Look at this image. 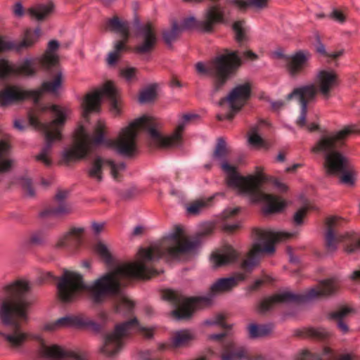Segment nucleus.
Returning <instances> with one entry per match:
<instances>
[{
	"label": "nucleus",
	"instance_id": "nucleus-26",
	"mask_svg": "<svg viewBox=\"0 0 360 360\" xmlns=\"http://www.w3.org/2000/svg\"><path fill=\"white\" fill-rule=\"evenodd\" d=\"M63 81L62 72H58L53 78L44 81L40 88L30 90V91H37V97L32 98V100L34 103H37L43 93L49 94L53 96H59L62 89Z\"/></svg>",
	"mask_w": 360,
	"mask_h": 360
},
{
	"label": "nucleus",
	"instance_id": "nucleus-16",
	"mask_svg": "<svg viewBox=\"0 0 360 360\" xmlns=\"http://www.w3.org/2000/svg\"><path fill=\"white\" fill-rule=\"evenodd\" d=\"M109 101L112 114L117 115L120 113V97L117 89L111 83H106L100 89L88 94L82 103V115L87 117L91 112H98L103 99Z\"/></svg>",
	"mask_w": 360,
	"mask_h": 360
},
{
	"label": "nucleus",
	"instance_id": "nucleus-15",
	"mask_svg": "<svg viewBox=\"0 0 360 360\" xmlns=\"http://www.w3.org/2000/svg\"><path fill=\"white\" fill-rule=\"evenodd\" d=\"M342 221L336 217H329L326 221L327 230L325 234L326 247L328 252H333L337 250L338 241L344 243L346 252L352 254L360 251V236L358 233L351 231L337 236L338 228Z\"/></svg>",
	"mask_w": 360,
	"mask_h": 360
},
{
	"label": "nucleus",
	"instance_id": "nucleus-57",
	"mask_svg": "<svg viewBox=\"0 0 360 360\" xmlns=\"http://www.w3.org/2000/svg\"><path fill=\"white\" fill-rule=\"evenodd\" d=\"M118 53L115 51H111L108 54L107 63L109 65H113L117 62Z\"/></svg>",
	"mask_w": 360,
	"mask_h": 360
},
{
	"label": "nucleus",
	"instance_id": "nucleus-10",
	"mask_svg": "<svg viewBox=\"0 0 360 360\" xmlns=\"http://www.w3.org/2000/svg\"><path fill=\"white\" fill-rule=\"evenodd\" d=\"M58 46V41L51 40L44 56L39 58L26 57L19 60L15 65L11 64L4 58H0V79L4 80L14 75L30 77L35 75L39 65L46 69L54 67L58 60L54 51Z\"/></svg>",
	"mask_w": 360,
	"mask_h": 360
},
{
	"label": "nucleus",
	"instance_id": "nucleus-33",
	"mask_svg": "<svg viewBox=\"0 0 360 360\" xmlns=\"http://www.w3.org/2000/svg\"><path fill=\"white\" fill-rule=\"evenodd\" d=\"M235 39L240 46H243L250 40V28L243 20H236L233 24Z\"/></svg>",
	"mask_w": 360,
	"mask_h": 360
},
{
	"label": "nucleus",
	"instance_id": "nucleus-61",
	"mask_svg": "<svg viewBox=\"0 0 360 360\" xmlns=\"http://www.w3.org/2000/svg\"><path fill=\"white\" fill-rule=\"evenodd\" d=\"M104 226V223H97V222H93L91 224L92 229L96 234L100 233Z\"/></svg>",
	"mask_w": 360,
	"mask_h": 360
},
{
	"label": "nucleus",
	"instance_id": "nucleus-59",
	"mask_svg": "<svg viewBox=\"0 0 360 360\" xmlns=\"http://www.w3.org/2000/svg\"><path fill=\"white\" fill-rule=\"evenodd\" d=\"M345 53L344 49H340L335 51H328L327 57L329 58L335 59L342 56Z\"/></svg>",
	"mask_w": 360,
	"mask_h": 360
},
{
	"label": "nucleus",
	"instance_id": "nucleus-11",
	"mask_svg": "<svg viewBox=\"0 0 360 360\" xmlns=\"http://www.w3.org/2000/svg\"><path fill=\"white\" fill-rule=\"evenodd\" d=\"M241 65V57L238 51L226 50L225 53L217 56L210 63L208 68L202 62L195 65L196 71L201 74H210L215 77L213 91H219L227 79Z\"/></svg>",
	"mask_w": 360,
	"mask_h": 360
},
{
	"label": "nucleus",
	"instance_id": "nucleus-1",
	"mask_svg": "<svg viewBox=\"0 0 360 360\" xmlns=\"http://www.w3.org/2000/svg\"><path fill=\"white\" fill-rule=\"evenodd\" d=\"M198 245V240H188L183 228L176 225L162 239L140 248L136 262L117 264L90 283H85L79 274L64 271L57 284L58 295L64 302H71L85 292L96 304L108 296H117V312L130 313L134 304L122 287L130 280L149 278L155 272L151 264L161 258L179 259L181 255L195 250Z\"/></svg>",
	"mask_w": 360,
	"mask_h": 360
},
{
	"label": "nucleus",
	"instance_id": "nucleus-25",
	"mask_svg": "<svg viewBox=\"0 0 360 360\" xmlns=\"http://www.w3.org/2000/svg\"><path fill=\"white\" fill-rule=\"evenodd\" d=\"M239 253L231 245H226L221 251L214 252L210 257L211 265L214 269L232 264L236 262Z\"/></svg>",
	"mask_w": 360,
	"mask_h": 360
},
{
	"label": "nucleus",
	"instance_id": "nucleus-3",
	"mask_svg": "<svg viewBox=\"0 0 360 360\" xmlns=\"http://www.w3.org/2000/svg\"><path fill=\"white\" fill-rule=\"evenodd\" d=\"M198 117L197 114H185L179 120L177 129L169 136H164L156 129V123L148 115L135 119L120 131L115 140L107 139L102 130L103 123L99 122L94 132L89 131L84 126L79 127L75 131L74 145L62 151V159L65 162L84 158L89 153L100 145L112 148L117 154L124 158H131L138 152L136 139L139 131H147L150 141L162 147H179L181 143V132L186 123Z\"/></svg>",
	"mask_w": 360,
	"mask_h": 360
},
{
	"label": "nucleus",
	"instance_id": "nucleus-39",
	"mask_svg": "<svg viewBox=\"0 0 360 360\" xmlns=\"http://www.w3.org/2000/svg\"><path fill=\"white\" fill-rule=\"evenodd\" d=\"M180 32L181 30L179 27L178 22L176 21L173 22L172 27L164 30L162 32L164 41L167 46H171Z\"/></svg>",
	"mask_w": 360,
	"mask_h": 360
},
{
	"label": "nucleus",
	"instance_id": "nucleus-55",
	"mask_svg": "<svg viewBox=\"0 0 360 360\" xmlns=\"http://www.w3.org/2000/svg\"><path fill=\"white\" fill-rule=\"evenodd\" d=\"M13 12L16 17H22L25 14V9L21 2H16L13 7Z\"/></svg>",
	"mask_w": 360,
	"mask_h": 360
},
{
	"label": "nucleus",
	"instance_id": "nucleus-4",
	"mask_svg": "<svg viewBox=\"0 0 360 360\" xmlns=\"http://www.w3.org/2000/svg\"><path fill=\"white\" fill-rule=\"evenodd\" d=\"M229 150L225 140L220 137L217 139L213 160H216L221 169L226 174L227 186L238 194L247 198L252 202L263 204L264 214L278 212L285 207L286 202L278 197L266 194L260 191L261 184L269 180L260 167H256L255 174L241 176L236 171V167L230 165L227 160Z\"/></svg>",
	"mask_w": 360,
	"mask_h": 360
},
{
	"label": "nucleus",
	"instance_id": "nucleus-2",
	"mask_svg": "<svg viewBox=\"0 0 360 360\" xmlns=\"http://www.w3.org/2000/svg\"><path fill=\"white\" fill-rule=\"evenodd\" d=\"M198 117L197 114H185L179 120L177 129L169 136H164L156 129V123L148 115L135 119L120 131L115 140L107 139L102 130L103 123L99 122L94 132L89 131L84 126L79 127L75 131L74 145L62 151V159L65 162L84 158L89 153L100 145L112 148L117 154L124 158H131L138 152L136 139L139 131H147L150 141L162 147H179L181 143V132L186 123Z\"/></svg>",
	"mask_w": 360,
	"mask_h": 360
},
{
	"label": "nucleus",
	"instance_id": "nucleus-14",
	"mask_svg": "<svg viewBox=\"0 0 360 360\" xmlns=\"http://www.w3.org/2000/svg\"><path fill=\"white\" fill-rule=\"evenodd\" d=\"M138 332L147 338L153 336L152 330L141 326L136 318L116 325L114 331L105 335L101 352L108 356H114L122 348L125 340Z\"/></svg>",
	"mask_w": 360,
	"mask_h": 360
},
{
	"label": "nucleus",
	"instance_id": "nucleus-34",
	"mask_svg": "<svg viewBox=\"0 0 360 360\" xmlns=\"http://www.w3.org/2000/svg\"><path fill=\"white\" fill-rule=\"evenodd\" d=\"M274 329L272 323H266L258 325L256 323H250L247 326L249 336L251 338H259L267 336L271 333Z\"/></svg>",
	"mask_w": 360,
	"mask_h": 360
},
{
	"label": "nucleus",
	"instance_id": "nucleus-28",
	"mask_svg": "<svg viewBox=\"0 0 360 360\" xmlns=\"http://www.w3.org/2000/svg\"><path fill=\"white\" fill-rule=\"evenodd\" d=\"M54 6L53 3H37L31 6L27 10V15L37 21L44 20L53 11Z\"/></svg>",
	"mask_w": 360,
	"mask_h": 360
},
{
	"label": "nucleus",
	"instance_id": "nucleus-5",
	"mask_svg": "<svg viewBox=\"0 0 360 360\" xmlns=\"http://www.w3.org/2000/svg\"><path fill=\"white\" fill-rule=\"evenodd\" d=\"M30 289V283L25 281H16L6 287V292L11 301L0 302V319L2 323L11 328L0 333L8 347L13 351L25 353V345L28 334L20 327L16 319L22 321L28 319V311L31 301L25 297Z\"/></svg>",
	"mask_w": 360,
	"mask_h": 360
},
{
	"label": "nucleus",
	"instance_id": "nucleus-32",
	"mask_svg": "<svg viewBox=\"0 0 360 360\" xmlns=\"http://www.w3.org/2000/svg\"><path fill=\"white\" fill-rule=\"evenodd\" d=\"M240 207H229L223 211L221 214L223 221V227L225 230L232 231L240 226L239 221H230L238 214Z\"/></svg>",
	"mask_w": 360,
	"mask_h": 360
},
{
	"label": "nucleus",
	"instance_id": "nucleus-38",
	"mask_svg": "<svg viewBox=\"0 0 360 360\" xmlns=\"http://www.w3.org/2000/svg\"><path fill=\"white\" fill-rule=\"evenodd\" d=\"M350 312L349 309H343L340 311H334L330 314L329 317L333 319H336L337 327L341 330L342 333H347L349 331L347 324L343 321V319Z\"/></svg>",
	"mask_w": 360,
	"mask_h": 360
},
{
	"label": "nucleus",
	"instance_id": "nucleus-62",
	"mask_svg": "<svg viewBox=\"0 0 360 360\" xmlns=\"http://www.w3.org/2000/svg\"><path fill=\"white\" fill-rule=\"evenodd\" d=\"M295 123L297 126L300 127H307V129L310 131H314L315 130H317L318 128H319V126L317 124L314 123V122H311V123H309L308 124H307V120L305 121V124L303 125V126H300L297 123V120L295 121Z\"/></svg>",
	"mask_w": 360,
	"mask_h": 360
},
{
	"label": "nucleus",
	"instance_id": "nucleus-27",
	"mask_svg": "<svg viewBox=\"0 0 360 360\" xmlns=\"http://www.w3.org/2000/svg\"><path fill=\"white\" fill-rule=\"evenodd\" d=\"M223 13L224 11L221 6L213 4L205 11V20L199 23V27L203 32H210L214 22L222 21Z\"/></svg>",
	"mask_w": 360,
	"mask_h": 360
},
{
	"label": "nucleus",
	"instance_id": "nucleus-8",
	"mask_svg": "<svg viewBox=\"0 0 360 360\" xmlns=\"http://www.w3.org/2000/svg\"><path fill=\"white\" fill-rule=\"evenodd\" d=\"M315 84L316 86L310 84L295 88L286 96L288 100L295 99L300 105V115L297 118V123L300 126L305 124L307 105L315 101L317 92L325 99H328L331 91L339 85L336 71L330 68L318 70L315 76Z\"/></svg>",
	"mask_w": 360,
	"mask_h": 360
},
{
	"label": "nucleus",
	"instance_id": "nucleus-56",
	"mask_svg": "<svg viewBox=\"0 0 360 360\" xmlns=\"http://www.w3.org/2000/svg\"><path fill=\"white\" fill-rule=\"evenodd\" d=\"M127 39H125L122 37V40L117 41L115 43L113 51L119 53L120 51H123L125 48V42Z\"/></svg>",
	"mask_w": 360,
	"mask_h": 360
},
{
	"label": "nucleus",
	"instance_id": "nucleus-44",
	"mask_svg": "<svg viewBox=\"0 0 360 360\" xmlns=\"http://www.w3.org/2000/svg\"><path fill=\"white\" fill-rule=\"evenodd\" d=\"M204 325L206 326H219L224 328H229V326L224 323V316L222 314H217L210 319L204 321Z\"/></svg>",
	"mask_w": 360,
	"mask_h": 360
},
{
	"label": "nucleus",
	"instance_id": "nucleus-58",
	"mask_svg": "<svg viewBox=\"0 0 360 360\" xmlns=\"http://www.w3.org/2000/svg\"><path fill=\"white\" fill-rule=\"evenodd\" d=\"M271 108L274 110H280L284 106V102L281 100L269 101Z\"/></svg>",
	"mask_w": 360,
	"mask_h": 360
},
{
	"label": "nucleus",
	"instance_id": "nucleus-30",
	"mask_svg": "<svg viewBox=\"0 0 360 360\" xmlns=\"http://www.w3.org/2000/svg\"><path fill=\"white\" fill-rule=\"evenodd\" d=\"M84 231L82 227L72 229L70 232L61 236L56 243V246L60 248H69L80 240L79 234Z\"/></svg>",
	"mask_w": 360,
	"mask_h": 360
},
{
	"label": "nucleus",
	"instance_id": "nucleus-21",
	"mask_svg": "<svg viewBox=\"0 0 360 360\" xmlns=\"http://www.w3.org/2000/svg\"><path fill=\"white\" fill-rule=\"evenodd\" d=\"M41 36V30L37 27L34 32L27 31L25 39L22 41H15L8 38L0 37V51H14L21 52L31 47Z\"/></svg>",
	"mask_w": 360,
	"mask_h": 360
},
{
	"label": "nucleus",
	"instance_id": "nucleus-23",
	"mask_svg": "<svg viewBox=\"0 0 360 360\" xmlns=\"http://www.w3.org/2000/svg\"><path fill=\"white\" fill-rule=\"evenodd\" d=\"M311 54L306 50L297 51L285 57L286 67L289 75L295 77L308 66Z\"/></svg>",
	"mask_w": 360,
	"mask_h": 360
},
{
	"label": "nucleus",
	"instance_id": "nucleus-40",
	"mask_svg": "<svg viewBox=\"0 0 360 360\" xmlns=\"http://www.w3.org/2000/svg\"><path fill=\"white\" fill-rule=\"evenodd\" d=\"M247 353L245 348L239 347L224 355L221 360H250Z\"/></svg>",
	"mask_w": 360,
	"mask_h": 360
},
{
	"label": "nucleus",
	"instance_id": "nucleus-13",
	"mask_svg": "<svg viewBox=\"0 0 360 360\" xmlns=\"http://www.w3.org/2000/svg\"><path fill=\"white\" fill-rule=\"evenodd\" d=\"M292 233L285 231H257L256 238L246 258L243 261L242 268L251 271L256 266L264 255H271L275 252L274 243L288 238Z\"/></svg>",
	"mask_w": 360,
	"mask_h": 360
},
{
	"label": "nucleus",
	"instance_id": "nucleus-17",
	"mask_svg": "<svg viewBox=\"0 0 360 360\" xmlns=\"http://www.w3.org/2000/svg\"><path fill=\"white\" fill-rule=\"evenodd\" d=\"M251 87L248 83L237 84L230 93L221 98L219 105L224 109H229V112L220 113L217 115L219 120H231L235 113L238 112L250 98Z\"/></svg>",
	"mask_w": 360,
	"mask_h": 360
},
{
	"label": "nucleus",
	"instance_id": "nucleus-50",
	"mask_svg": "<svg viewBox=\"0 0 360 360\" xmlns=\"http://www.w3.org/2000/svg\"><path fill=\"white\" fill-rule=\"evenodd\" d=\"M121 75L126 82H130L136 79V69L134 68H125L121 70Z\"/></svg>",
	"mask_w": 360,
	"mask_h": 360
},
{
	"label": "nucleus",
	"instance_id": "nucleus-31",
	"mask_svg": "<svg viewBox=\"0 0 360 360\" xmlns=\"http://www.w3.org/2000/svg\"><path fill=\"white\" fill-rule=\"evenodd\" d=\"M107 161L108 160L99 156L96 157L87 169L89 176L97 181H101L103 179V172L104 167L108 166Z\"/></svg>",
	"mask_w": 360,
	"mask_h": 360
},
{
	"label": "nucleus",
	"instance_id": "nucleus-9",
	"mask_svg": "<svg viewBox=\"0 0 360 360\" xmlns=\"http://www.w3.org/2000/svg\"><path fill=\"white\" fill-rule=\"evenodd\" d=\"M49 110L54 119L48 122H42L37 116L31 115L29 122L34 129L40 131L44 137V144L39 153L36 155V160L41 162L46 166L51 165L50 155L53 145L59 141L61 138L60 127L63 126L71 114V110L66 106L52 105L43 108V110Z\"/></svg>",
	"mask_w": 360,
	"mask_h": 360
},
{
	"label": "nucleus",
	"instance_id": "nucleus-54",
	"mask_svg": "<svg viewBox=\"0 0 360 360\" xmlns=\"http://www.w3.org/2000/svg\"><path fill=\"white\" fill-rule=\"evenodd\" d=\"M297 360H321V359L319 356L314 355L308 351H303L297 358Z\"/></svg>",
	"mask_w": 360,
	"mask_h": 360
},
{
	"label": "nucleus",
	"instance_id": "nucleus-22",
	"mask_svg": "<svg viewBox=\"0 0 360 360\" xmlns=\"http://www.w3.org/2000/svg\"><path fill=\"white\" fill-rule=\"evenodd\" d=\"M37 91L23 90L18 86H9L0 91V106L6 107L24 99L37 98Z\"/></svg>",
	"mask_w": 360,
	"mask_h": 360
},
{
	"label": "nucleus",
	"instance_id": "nucleus-12",
	"mask_svg": "<svg viewBox=\"0 0 360 360\" xmlns=\"http://www.w3.org/2000/svg\"><path fill=\"white\" fill-rule=\"evenodd\" d=\"M335 291V286L333 281L326 280L320 283L319 290L311 288L302 294H295L291 292L284 291L273 297H269L262 300L257 306V311L260 314H266L270 311L274 306L287 302H307L318 297H328Z\"/></svg>",
	"mask_w": 360,
	"mask_h": 360
},
{
	"label": "nucleus",
	"instance_id": "nucleus-24",
	"mask_svg": "<svg viewBox=\"0 0 360 360\" xmlns=\"http://www.w3.org/2000/svg\"><path fill=\"white\" fill-rule=\"evenodd\" d=\"M68 195L69 191L68 190L58 191L55 196L57 207H51L41 212L39 216L41 217H53L58 218L70 213L72 207L66 202Z\"/></svg>",
	"mask_w": 360,
	"mask_h": 360
},
{
	"label": "nucleus",
	"instance_id": "nucleus-36",
	"mask_svg": "<svg viewBox=\"0 0 360 360\" xmlns=\"http://www.w3.org/2000/svg\"><path fill=\"white\" fill-rule=\"evenodd\" d=\"M109 28L121 34L122 37L127 39L129 35V27L127 22H123L119 20L118 18L115 17L109 19L107 22Z\"/></svg>",
	"mask_w": 360,
	"mask_h": 360
},
{
	"label": "nucleus",
	"instance_id": "nucleus-64",
	"mask_svg": "<svg viewBox=\"0 0 360 360\" xmlns=\"http://www.w3.org/2000/svg\"><path fill=\"white\" fill-rule=\"evenodd\" d=\"M243 56L245 58H250L252 60H256L258 58L257 55L251 51H243Z\"/></svg>",
	"mask_w": 360,
	"mask_h": 360
},
{
	"label": "nucleus",
	"instance_id": "nucleus-18",
	"mask_svg": "<svg viewBox=\"0 0 360 360\" xmlns=\"http://www.w3.org/2000/svg\"><path fill=\"white\" fill-rule=\"evenodd\" d=\"M33 338L39 341L40 345L38 348V352L44 359L49 360H68V359L87 360L86 355L84 354L68 351L56 345H47L40 335H34Z\"/></svg>",
	"mask_w": 360,
	"mask_h": 360
},
{
	"label": "nucleus",
	"instance_id": "nucleus-6",
	"mask_svg": "<svg viewBox=\"0 0 360 360\" xmlns=\"http://www.w3.org/2000/svg\"><path fill=\"white\" fill-rule=\"evenodd\" d=\"M352 133H360V129L356 124L348 125L333 132H324L312 148L314 153L323 155L326 173L339 176L340 182L347 186L354 185L355 176L350 169L349 159L342 148L346 137Z\"/></svg>",
	"mask_w": 360,
	"mask_h": 360
},
{
	"label": "nucleus",
	"instance_id": "nucleus-49",
	"mask_svg": "<svg viewBox=\"0 0 360 360\" xmlns=\"http://www.w3.org/2000/svg\"><path fill=\"white\" fill-rule=\"evenodd\" d=\"M106 163L108 164V167H110L111 174L114 179L117 178V173L119 171L123 170L126 167V165L124 162L117 164L110 160H108Z\"/></svg>",
	"mask_w": 360,
	"mask_h": 360
},
{
	"label": "nucleus",
	"instance_id": "nucleus-19",
	"mask_svg": "<svg viewBox=\"0 0 360 360\" xmlns=\"http://www.w3.org/2000/svg\"><path fill=\"white\" fill-rule=\"evenodd\" d=\"M134 25L139 44L135 48L136 52L143 54L150 52L157 41V37L151 23L141 24L138 18L134 19Z\"/></svg>",
	"mask_w": 360,
	"mask_h": 360
},
{
	"label": "nucleus",
	"instance_id": "nucleus-35",
	"mask_svg": "<svg viewBox=\"0 0 360 360\" xmlns=\"http://www.w3.org/2000/svg\"><path fill=\"white\" fill-rule=\"evenodd\" d=\"M233 3L240 9L250 8L259 12L268 8L269 0H234Z\"/></svg>",
	"mask_w": 360,
	"mask_h": 360
},
{
	"label": "nucleus",
	"instance_id": "nucleus-51",
	"mask_svg": "<svg viewBox=\"0 0 360 360\" xmlns=\"http://www.w3.org/2000/svg\"><path fill=\"white\" fill-rule=\"evenodd\" d=\"M22 186L24 191L26 192V195L29 197H33L35 194L34 189L32 185V181L30 179L24 178L21 181Z\"/></svg>",
	"mask_w": 360,
	"mask_h": 360
},
{
	"label": "nucleus",
	"instance_id": "nucleus-63",
	"mask_svg": "<svg viewBox=\"0 0 360 360\" xmlns=\"http://www.w3.org/2000/svg\"><path fill=\"white\" fill-rule=\"evenodd\" d=\"M140 358L144 360H153V357L151 352L148 350L143 351L140 353Z\"/></svg>",
	"mask_w": 360,
	"mask_h": 360
},
{
	"label": "nucleus",
	"instance_id": "nucleus-53",
	"mask_svg": "<svg viewBox=\"0 0 360 360\" xmlns=\"http://www.w3.org/2000/svg\"><path fill=\"white\" fill-rule=\"evenodd\" d=\"M307 207H302L298 210L294 214V222L297 225H300L303 223L302 218L305 215Z\"/></svg>",
	"mask_w": 360,
	"mask_h": 360
},
{
	"label": "nucleus",
	"instance_id": "nucleus-43",
	"mask_svg": "<svg viewBox=\"0 0 360 360\" xmlns=\"http://www.w3.org/2000/svg\"><path fill=\"white\" fill-rule=\"evenodd\" d=\"M46 241L44 231H38L32 233L30 237L29 243L34 246H40L45 244Z\"/></svg>",
	"mask_w": 360,
	"mask_h": 360
},
{
	"label": "nucleus",
	"instance_id": "nucleus-60",
	"mask_svg": "<svg viewBox=\"0 0 360 360\" xmlns=\"http://www.w3.org/2000/svg\"><path fill=\"white\" fill-rule=\"evenodd\" d=\"M316 50L321 55H325L326 56H327V53H328V51H326L325 45L322 42H321L319 39L316 46Z\"/></svg>",
	"mask_w": 360,
	"mask_h": 360
},
{
	"label": "nucleus",
	"instance_id": "nucleus-48",
	"mask_svg": "<svg viewBox=\"0 0 360 360\" xmlns=\"http://www.w3.org/2000/svg\"><path fill=\"white\" fill-rule=\"evenodd\" d=\"M196 25V20L194 16H189L182 20L179 25L181 32L188 30L194 27Z\"/></svg>",
	"mask_w": 360,
	"mask_h": 360
},
{
	"label": "nucleus",
	"instance_id": "nucleus-20",
	"mask_svg": "<svg viewBox=\"0 0 360 360\" xmlns=\"http://www.w3.org/2000/svg\"><path fill=\"white\" fill-rule=\"evenodd\" d=\"M61 328H85L98 332L101 326L98 323L85 319L82 316L68 315L53 322L47 323L44 326V328L46 330H55Z\"/></svg>",
	"mask_w": 360,
	"mask_h": 360
},
{
	"label": "nucleus",
	"instance_id": "nucleus-7",
	"mask_svg": "<svg viewBox=\"0 0 360 360\" xmlns=\"http://www.w3.org/2000/svg\"><path fill=\"white\" fill-rule=\"evenodd\" d=\"M245 279V276L238 273L233 276L219 278L211 285L210 292L205 295L188 297L181 293L169 290L166 292L164 298L171 302L176 307L172 311V315L176 319H187L192 316L194 310L210 306L217 293L229 291Z\"/></svg>",
	"mask_w": 360,
	"mask_h": 360
},
{
	"label": "nucleus",
	"instance_id": "nucleus-46",
	"mask_svg": "<svg viewBox=\"0 0 360 360\" xmlns=\"http://www.w3.org/2000/svg\"><path fill=\"white\" fill-rule=\"evenodd\" d=\"M155 96V91L152 87H148L143 90L139 97V101L141 103H146L151 101Z\"/></svg>",
	"mask_w": 360,
	"mask_h": 360
},
{
	"label": "nucleus",
	"instance_id": "nucleus-37",
	"mask_svg": "<svg viewBox=\"0 0 360 360\" xmlns=\"http://www.w3.org/2000/svg\"><path fill=\"white\" fill-rule=\"evenodd\" d=\"M212 198L198 200L187 205L186 211L189 214H199L202 210L210 206Z\"/></svg>",
	"mask_w": 360,
	"mask_h": 360
},
{
	"label": "nucleus",
	"instance_id": "nucleus-47",
	"mask_svg": "<svg viewBox=\"0 0 360 360\" xmlns=\"http://www.w3.org/2000/svg\"><path fill=\"white\" fill-rule=\"evenodd\" d=\"M307 333L309 336L319 339L326 338L328 335V330L324 328H309L307 329Z\"/></svg>",
	"mask_w": 360,
	"mask_h": 360
},
{
	"label": "nucleus",
	"instance_id": "nucleus-52",
	"mask_svg": "<svg viewBox=\"0 0 360 360\" xmlns=\"http://www.w3.org/2000/svg\"><path fill=\"white\" fill-rule=\"evenodd\" d=\"M329 17L339 23H344L345 21V15L340 11L333 8L329 14Z\"/></svg>",
	"mask_w": 360,
	"mask_h": 360
},
{
	"label": "nucleus",
	"instance_id": "nucleus-29",
	"mask_svg": "<svg viewBox=\"0 0 360 360\" xmlns=\"http://www.w3.org/2000/svg\"><path fill=\"white\" fill-rule=\"evenodd\" d=\"M11 146L4 140H0V181L2 179V174L9 171L14 162L10 158Z\"/></svg>",
	"mask_w": 360,
	"mask_h": 360
},
{
	"label": "nucleus",
	"instance_id": "nucleus-45",
	"mask_svg": "<svg viewBox=\"0 0 360 360\" xmlns=\"http://www.w3.org/2000/svg\"><path fill=\"white\" fill-rule=\"evenodd\" d=\"M248 142L250 145L258 146H261L263 143L262 137L257 133V127L253 126L251 127L249 136Z\"/></svg>",
	"mask_w": 360,
	"mask_h": 360
},
{
	"label": "nucleus",
	"instance_id": "nucleus-41",
	"mask_svg": "<svg viewBox=\"0 0 360 360\" xmlns=\"http://www.w3.org/2000/svg\"><path fill=\"white\" fill-rule=\"evenodd\" d=\"M95 252L105 261L107 264H111L112 257L108 247L102 242H98L94 246Z\"/></svg>",
	"mask_w": 360,
	"mask_h": 360
},
{
	"label": "nucleus",
	"instance_id": "nucleus-42",
	"mask_svg": "<svg viewBox=\"0 0 360 360\" xmlns=\"http://www.w3.org/2000/svg\"><path fill=\"white\" fill-rule=\"evenodd\" d=\"M191 338V334L188 330H179L174 333L172 338V344L175 347H179L187 342Z\"/></svg>",
	"mask_w": 360,
	"mask_h": 360
}]
</instances>
